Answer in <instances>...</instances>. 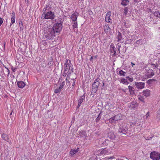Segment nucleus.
Wrapping results in <instances>:
<instances>
[{
	"label": "nucleus",
	"instance_id": "obj_1",
	"mask_svg": "<svg viewBox=\"0 0 160 160\" xmlns=\"http://www.w3.org/2000/svg\"><path fill=\"white\" fill-rule=\"evenodd\" d=\"M64 72L63 76L69 77L71 73L73 72V68L72 64L71 62V60L67 59L65 62L64 67Z\"/></svg>",
	"mask_w": 160,
	"mask_h": 160
},
{
	"label": "nucleus",
	"instance_id": "obj_2",
	"mask_svg": "<svg viewBox=\"0 0 160 160\" xmlns=\"http://www.w3.org/2000/svg\"><path fill=\"white\" fill-rule=\"evenodd\" d=\"M49 6H48L47 5L46 8L43 9V13L42 14V18L45 19H50L52 20L54 18L55 15L53 12L49 10Z\"/></svg>",
	"mask_w": 160,
	"mask_h": 160
},
{
	"label": "nucleus",
	"instance_id": "obj_3",
	"mask_svg": "<svg viewBox=\"0 0 160 160\" xmlns=\"http://www.w3.org/2000/svg\"><path fill=\"white\" fill-rule=\"evenodd\" d=\"M56 34L57 33L52 28V27L49 26L48 27L47 30L45 33V36L46 38L50 39L54 37Z\"/></svg>",
	"mask_w": 160,
	"mask_h": 160
},
{
	"label": "nucleus",
	"instance_id": "obj_4",
	"mask_svg": "<svg viewBox=\"0 0 160 160\" xmlns=\"http://www.w3.org/2000/svg\"><path fill=\"white\" fill-rule=\"evenodd\" d=\"M62 25L61 22L55 23L52 27L56 33L59 32L62 30Z\"/></svg>",
	"mask_w": 160,
	"mask_h": 160
},
{
	"label": "nucleus",
	"instance_id": "obj_5",
	"mask_svg": "<svg viewBox=\"0 0 160 160\" xmlns=\"http://www.w3.org/2000/svg\"><path fill=\"white\" fill-rule=\"evenodd\" d=\"M128 125L124 124L119 128L118 132L119 133L125 134L128 133Z\"/></svg>",
	"mask_w": 160,
	"mask_h": 160
},
{
	"label": "nucleus",
	"instance_id": "obj_6",
	"mask_svg": "<svg viewBox=\"0 0 160 160\" xmlns=\"http://www.w3.org/2000/svg\"><path fill=\"white\" fill-rule=\"evenodd\" d=\"M150 158L153 160H159L160 158V154L157 152H152L150 153Z\"/></svg>",
	"mask_w": 160,
	"mask_h": 160
},
{
	"label": "nucleus",
	"instance_id": "obj_7",
	"mask_svg": "<svg viewBox=\"0 0 160 160\" xmlns=\"http://www.w3.org/2000/svg\"><path fill=\"white\" fill-rule=\"evenodd\" d=\"M145 75L147 78H149L154 75V72L152 69H148L146 70Z\"/></svg>",
	"mask_w": 160,
	"mask_h": 160
},
{
	"label": "nucleus",
	"instance_id": "obj_8",
	"mask_svg": "<svg viewBox=\"0 0 160 160\" xmlns=\"http://www.w3.org/2000/svg\"><path fill=\"white\" fill-rule=\"evenodd\" d=\"M135 85L138 89H141L144 88L145 83L143 82H135Z\"/></svg>",
	"mask_w": 160,
	"mask_h": 160
},
{
	"label": "nucleus",
	"instance_id": "obj_9",
	"mask_svg": "<svg viewBox=\"0 0 160 160\" xmlns=\"http://www.w3.org/2000/svg\"><path fill=\"white\" fill-rule=\"evenodd\" d=\"M11 16L12 17L11 18V22L10 23V26H11L15 22V13L14 11L12 12V13Z\"/></svg>",
	"mask_w": 160,
	"mask_h": 160
},
{
	"label": "nucleus",
	"instance_id": "obj_10",
	"mask_svg": "<svg viewBox=\"0 0 160 160\" xmlns=\"http://www.w3.org/2000/svg\"><path fill=\"white\" fill-rule=\"evenodd\" d=\"M78 14V13L75 12L71 15V18L72 21H77Z\"/></svg>",
	"mask_w": 160,
	"mask_h": 160
},
{
	"label": "nucleus",
	"instance_id": "obj_11",
	"mask_svg": "<svg viewBox=\"0 0 160 160\" xmlns=\"http://www.w3.org/2000/svg\"><path fill=\"white\" fill-rule=\"evenodd\" d=\"M65 82H62V83L60 84V85L59 88H58L56 89L55 90V93H57L58 92H59L61 91L62 89L63 88L64 86L65 85Z\"/></svg>",
	"mask_w": 160,
	"mask_h": 160
},
{
	"label": "nucleus",
	"instance_id": "obj_12",
	"mask_svg": "<svg viewBox=\"0 0 160 160\" xmlns=\"http://www.w3.org/2000/svg\"><path fill=\"white\" fill-rule=\"evenodd\" d=\"M115 121H118L122 119V116L121 114H117L113 117Z\"/></svg>",
	"mask_w": 160,
	"mask_h": 160
},
{
	"label": "nucleus",
	"instance_id": "obj_13",
	"mask_svg": "<svg viewBox=\"0 0 160 160\" xmlns=\"http://www.w3.org/2000/svg\"><path fill=\"white\" fill-rule=\"evenodd\" d=\"M128 89L130 95H133L135 94V90L134 87L130 86H128Z\"/></svg>",
	"mask_w": 160,
	"mask_h": 160
},
{
	"label": "nucleus",
	"instance_id": "obj_14",
	"mask_svg": "<svg viewBox=\"0 0 160 160\" xmlns=\"http://www.w3.org/2000/svg\"><path fill=\"white\" fill-rule=\"evenodd\" d=\"M98 87L96 85V84L94 83L93 82L92 84V91L91 93H93V94H94L97 92Z\"/></svg>",
	"mask_w": 160,
	"mask_h": 160
},
{
	"label": "nucleus",
	"instance_id": "obj_15",
	"mask_svg": "<svg viewBox=\"0 0 160 160\" xmlns=\"http://www.w3.org/2000/svg\"><path fill=\"white\" fill-rule=\"evenodd\" d=\"M84 99L85 96H84V95H83L80 97L79 99L78 100V105L77 107V108H79L81 104Z\"/></svg>",
	"mask_w": 160,
	"mask_h": 160
},
{
	"label": "nucleus",
	"instance_id": "obj_16",
	"mask_svg": "<svg viewBox=\"0 0 160 160\" xmlns=\"http://www.w3.org/2000/svg\"><path fill=\"white\" fill-rule=\"evenodd\" d=\"M111 15V12L109 11L105 17V21L107 22H110L111 19H110V17Z\"/></svg>",
	"mask_w": 160,
	"mask_h": 160
},
{
	"label": "nucleus",
	"instance_id": "obj_17",
	"mask_svg": "<svg viewBox=\"0 0 160 160\" xmlns=\"http://www.w3.org/2000/svg\"><path fill=\"white\" fill-rule=\"evenodd\" d=\"M17 85L19 88H22L25 86L26 84L23 81H18L17 82Z\"/></svg>",
	"mask_w": 160,
	"mask_h": 160
},
{
	"label": "nucleus",
	"instance_id": "obj_18",
	"mask_svg": "<svg viewBox=\"0 0 160 160\" xmlns=\"http://www.w3.org/2000/svg\"><path fill=\"white\" fill-rule=\"evenodd\" d=\"M142 93L146 97H148L150 96L151 94V92L148 89H146L143 91Z\"/></svg>",
	"mask_w": 160,
	"mask_h": 160
},
{
	"label": "nucleus",
	"instance_id": "obj_19",
	"mask_svg": "<svg viewBox=\"0 0 160 160\" xmlns=\"http://www.w3.org/2000/svg\"><path fill=\"white\" fill-rule=\"evenodd\" d=\"M107 135L109 138L112 139H114L115 137L114 133L111 131L108 132L107 134Z\"/></svg>",
	"mask_w": 160,
	"mask_h": 160
},
{
	"label": "nucleus",
	"instance_id": "obj_20",
	"mask_svg": "<svg viewBox=\"0 0 160 160\" xmlns=\"http://www.w3.org/2000/svg\"><path fill=\"white\" fill-rule=\"evenodd\" d=\"M120 82L121 83H122L123 84L125 85H128L129 83V82L127 81V79H125V78H121Z\"/></svg>",
	"mask_w": 160,
	"mask_h": 160
},
{
	"label": "nucleus",
	"instance_id": "obj_21",
	"mask_svg": "<svg viewBox=\"0 0 160 160\" xmlns=\"http://www.w3.org/2000/svg\"><path fill=\"white\" fill-rule=\"evenodd\" d=\"M53 62L52 58H51L48 60V65L49 67H50L52 66L53 65Z\"/></svg>",
	"mask_w": 160,
	"mask_h": 160
},
{
	"label": "nucleus",
	"instance_id": "obj_22",
	"mask_svg": "<svg viewBox=\"0 0 160 160\" xmlns=\"http://www.w3.org/2000/svg\"><path fill=\"white\" fill-rule=\"evenodd\" d=\"M116 38L117 39V41L118 42H120L122 39V34L119 32H118L117 36Z\"/></svg>",
	"mask_w": 160,
	"mask_h": 160
},
{
	"label": "nucleus",
	"instance_id": "obj_23",
	"mask_svg": "<svg viewBox=\"0 0 160 160\" xmlns=\"http://www.w3.org/2000/svg\"><path fill=\"white\" fill-rule=\"evenodd\" d=\"M2 138L5 141H7V142L8 141L7 140L9 139L8 137V135L5 134L3 133L1 135Z\"/></svg>",
	"mask_w": 160,
	"mask_h": 160
},
{
	"label": "nucleus",
	"instance_id": "obj_24",
	"mask_svg": "<svg viewBox=\"0 0 160 160\" xmlns=\"http://www.w3.org/2000/svg\"><path fill=\"white\" fill-rule=\"evenodd\" d=\"M129 1L128 0H122L121 4L123 6H127L129 3Z\"/></svg>",
	"mask_w": 160,
	"mask_h": 160
},
{
	"label": "nucleus",
	"instance_id": "obj_25",
	"mask_svg": "<svg viewBox=\"0 0 160 160\" xmlns=\"http://www.w3.org/2000/svg\"><path fill=\"white\" fill-rule=\"evenodd\" d=\"M93 82L94 83L96 84V85L98 87L100 84V79L99 78H97L94 80Z\"/></svg>",
	"mask_w": 160,
	"mask_h": 160
},
{
	"label": "nucleus",
	"instance_id": "obj_26",
	"mask_svg": "<svg viewBox=\"0 0 160 160\" xmlns=\"http://www.w3.org/2000/svg\"><path fill=\"white\" fill-rule=\"evenodd\" d=\"M119 74L120 76L125 77L126 76V72H124L122 70H120L119 71Z\"/></svg>",
	"mask_w": 160,
	"mask_h": 160
},
{
	"label": "nucleus",
	"instance_id": "obj_27",
	"mask_svg": "<svg viewBox=\"0 0 160 160\" xmlns=\"http://www.w3.org/2000/svg\"><path fill=\"white\" fill-rule=\"evenodd\" d=\"M19 25L20 27V31L22 30L23 28V26L22 22V20L19 21Z\"/></svg>",
	"mask_w": 160,
	"mask_h": 160
},
{
	"label": "nucleus",
	"instance_id": "obj_28",
	"mask_svg": "<svg viewBox=\"0 0 160 160\" xmlns=\"http://www.w3.org/2000/svg\"><path fill=\"white\" fill-rule=\"evenodd\" d=\"M153 14L156 17L160 18V12L158 11H155L153 13Z\"/></svg>",
	"mask_w": 160,
	"mask_h": 160
},
{
	"label": "nucleus",
	"instance_id": "obj_29",
	"mask_svg": "<svg viewBox=\"0 0 160 160\" xmlns=\"http://www.w3.org/2000/svg\"><path fill=\"white\" fill-rule=\"evenodd\" d=\"M157 119L158 121H160V109L157 112Z\"/></svg>",
	"mask_w": 160,
	"mask_h": 160
},
{
	"label": "nucleus",
	"instance_id": "obj_30",
	"mask_svg": "<svg viewBox=\"0 0 160 160\" xmlns=\"http://www.w3.org/2000/svg\"><path fill=\"white\" fill-rule=\"evenodd\" d=\"M101 116H102V115L101 114V113L100 112L98 115L97 117L96 118L95 120V121L97 122H98L99 121L101 118Z\"/></svg>",
	"mask_w": 160,
	"mask_h": 160
},
{
	"label": "nucleus",
	"instance_id": "obj_31",
	"mask_svg": "<svg viewBox=\"0 0 160 160\" xmlns=\"http://www.w3.org/2000/svg\"><path fill=\"white\" fill-rule=\"evenodd\" d=\"M72 23V27L74 28H78V23L77 21H73Z\"/></svg>",
	"mask_w": 160,
	"mask_h": 160
},
{
	"label": "nucleus",
	"instance_id": "obj_32",
	"mask_svg": "<svg viewBox=\"0 0 160 160\" xmlns=\"http://www.w3.org/2000/svg\"><path fill=\"white\" fill-rule=\"evenodd\" d=\"M108 152V149L104 148L101 150L100 153L102 154H107Z\"/></svg>",
	"mask_w": 160,
	"mask_h": 160
},
{
	"label": "nucleus",
	"instance_id": "obj_33",
	"mask_svg": "<svg viewBox=\"0 0 160 160\" xmlns=\"http://www.w3.org/2000/svg\"><path fill=\"white\" fill-rule=\"evenodd\" d=\"M78 151L76 150H72V151L70 152V154L72 156L76 153Z\"/></svg>",
	"mask_w": 160,
	"mask_h": 160
},
{
	"label": "nucleus",
	"instance_id": "obj_34",
	"mask_svg": "<svg viewBox=\"0 0 160 160\" xmlns=\"http://www.w3.org/2000/svg\"><path fill=\"white\" fill-rule=\"evenodd\" d=\"M112 52H114L113 55L114 56H116V48L114 47L113 46L112 47Z\"/></svg>",
	"mask_w": 160,
	"mask_h": 160
},
{
	"label": "nucleus",
	"instance_id": "obj_35",
	"mask_svg": "<svg viewBox=\"0 0 160 160\" xmlns=\"http://www.w3.org/2000/svg\"><path fill=\"white\" fill-rule=\"evenodd\" d=\"M138 99L141 102H145L144 98L143 97L141 96L138 98Z\"/></svg>",
	"mask_w": 160,
	"mask_h": 160
},
{
	"label": "nucleus",
	"instance_id": "obj_36",
	"mask_svg": "<svg viewBox=\"0 0 160 160\" xmlns=\"http://www.w3.org/2000/svg\"><path fill=\"white\" fill-rule=\"evenodd\" d=\"M109 121L110 122L112 123L115 121L114 119L113 118V117L110 118L109 119Z\"/></svg>",
	"mask_w": 160,
	"mask_h": 160
},
{
	"label": "nucleus",
	"instance_id": "obj_37",
	"mask_svg": "<svg viewBox=\"0 0 160 160\" xmlns=\"http://www.w3.org/2000/svg\"><path fill=\"white\" fill-rule=\"evenodd\" d=\"M126 78L131 82H132L133 81V79L132 77H130L128 76L126 77Z\"/></svg>",
	"mask_w": 160,
	"mask_h": 160
},
{
	"label": "nucleus",
	"instance_id": "obj_38",
	"mask_svg": "<svg viewBox=\"0 0 160 160\" xmlns=\"http://www.w3.org/2000/svg\"><path fill=\"white\" fill-rule=\"evenodd\" d=\"M128 8L127 7L125 8L124 9V13L125 15H126L128 13Z\"/></svg>",
	"mask_w": 160,
	"mask_h": 160
},
{
	"label": "nucleus",
	"instance_id": "obj_39",
	"mask_svg": "<svg viewBox=\"0 0 160 160\" xmlns=\"http://www.w3.org/2000/svg\"><path fill=\"white\" fill-rule=\"evenodd\" d=\"M152 137H147L146 136H144V138L146 139V140H150L151 139H152Z\"/></svg>",
	"mask_w": 160,
	"mask_h": 160
},
{
	"label": "nucleus",
	"instance_id": "obj_40",
	"mask_svg": "<svg viewBox=\"0 0 160 160\" xmlns=\"http://www.w3.org/2000/svg\"><path fill=\"white\" fill-rule=\"evenodd\" d=\"M117 48L118 49L119 52L120 53V48L121 47V45H119V44H118L117 45Z\"/></svg>",
	"mask_w": 160,
	"mask_h": 160
},
{
	"label": "nucleus",
	"instance_id": "obj_41",
	"mask_svg": "<svg viewBox=\"0 0 160 160\" xmlns=\"http://www.w3.org/2000/svg\"><path fill=\"white\" fill-rule=\"evenodd\" d=\"M3 22V19L2 18H0V26L2 25Z\"/></svg>",
	"mask_w": 160,
	"mask_h": 160
},
{
	"label": "nucleus",
	"instance_id": "obj_42",
	"mask_svg": "<svg viewBox=\"0 0 160 160\" xmlns=\"http://www.w3.org/2000/svg\"><path fill=\"white\" fill-rule=\"evenodd\" d=\"M104 28H105V30H108L109 28V27L108 25L106 24L105 25Z\"/></svg>",
	"mask_w": 160,
	"mask_h": 160
},
{
	"label": "nucleus",
	"instance_id": "obj_43",
	"mask_svg": "<svg viewBox=\"0 0 160 160\" xmlns=\"http://www.w3.org/2000/svg\"><path fill=\"white\" fill-rule=\"evenodd\" d=\"M136 43H142V41L140 39L136 41Z\"/></svg>",
	"mask_w": 160,
	"mask_h": 160
},
{
	"label": "nucleus",
	"instance_id": "obj_44",
	"mask_svg": "<svg viewBox=\"0 0 160 160\" xmlns=\"http://www.w3.org/2000/svg\"><path fill=\"white\" fill-rule=\"evenodd\" d=\"M146 116L147 118L149 116V112L147 113Z\"/></svg>",
	"mask_w": 160,
	"mask_h": 160
},
{
	"label": "nucleus",
	"instance_id": "obj_45",
	"mask_svg": "<svg viewBox=\"0 0 160 160\" xmlns=\"http://www.w3.org/2000/svg\"><path fill=\"white\" fill-rule=\"evenodd\" d=\"M73 82L72 83V86H74L75 84V80L74 79H73Z\"/></svg>",
	"mask_w": 160,
	"mask_h": 160
},
{
	"label": "nucleus",
	"instance_id": "obj_46",
	"mask_svg": "<svg viewBox=\"0 0 160 160\" xmlns=\"http://www.w3.org/2000/svg\"><path fill=\"white\" fill-rule=\"evenodd\" d=\"M134 2H138L141 1V0H134Z\"/></svg>",
	"mask_w": 160,
	"mask_h": 160
},
{
	"label": "nucleus",
	"instance_id": "obj_47",
	"mask_svg": "<svg viewBox=\"0 0 160 160\" xmlns=\"http://www.w3.org/2000/svg\"><path fill=\"white\" fill-rule=\"evenodd\" d=\"M12 70L13 72H15L16 71V68H12Z\"/></svg>",
	"mask_w": 160,
	"mask_h": 160
},
{
	"label": "nucleus",
	"instance_id": "obj_48",
	"mask_svg": "<svg viewBox=\"0 0 160 160\" xmlns=\"http://www.w3.org/2000/svg\"><path fill=\"white\" fill-rule=\"evenodd\" d=\"M127 89H122V91L124 92H126L127 91Z\"/></svg>",
	"mask_w": 160,
	"mask_h": 160
},
{
	"label": "nucleus",
	"instance_id": "obj_49",
	"mask_svg": "<svg viewBox=\"0 0 160 160\" xmlns=\"http://www.w3.org/2000/svg\"><path fill=\"white\" fill-rule=\"evenodd\" d=\"M116 160H124L123 158H117L116 159Z\"/></svg>",
	"mask_w": 160,
	"mask_h": 160
},
{
	"label": "nucleus",
	"instance_id": "obj_50",
	"mask_svg": "<svg viewBox=\"0 0 160 160\" xmlns=\"http://www.w3.org/2000/svg\"><path fill=\"white\" fill-rule=\"evenodd\" d=\"M131 64L132 65V66L133 67V66L135 65L134 63H133L132 62H131Z\"/></svg>",
	"mask_w": 160,
	"mask_h": 160
},
{
	"label": "nucleus",
	"instance_id": "obj_51",
	"mask_svg": "<svg viewBox=\"0 0 160 160\" xmlns=\"http://www.w3.org/2000/svg\"><path fill=\"white\" fill-rule=\"evenodd\" d=\"M113 158H114L112 157H109V158H108V159H113Z\"/></svg>",
	"mask_w": 160,
	"mask_h": 160
},
{
	"label": "nucleus",
	"instance_id": "obj_52",
	"mask_svg": "<svg viewBox=\"0 0 160 160\" xmlns=\"http://www.w3.org/2000/svg\"><path fill=\"white\" fill-rule=\"evenodd\" d=\"M108 30H105V28H104V31L105 32H108Z\"/></svg>",
	"mask_w": 160,
	"mask_h": 160
},
{
	"label": "nucleus",
	"instance_id": "obj_53",
	"mask_svg": "<svg viewBox=\"0 0 160 160\" xmlns=\"http://www.w3.org/2000/svg\"><path fill=\"white\" fill-rule=\"evenodd\" d=\"M92 59H93V57H91L90 58V60L91 61V60H92Z\"/></svg>",
	"mask_w": 160,
	"mask_h": 160
},
{
	"label": "nucleus",
	"instance_id": "obj_54",
	"mask_svg": "<svg viewBox=\"0 0 160 160\" xmlns=\"http://www.w3.org/2000/svg\"><path fill=\"white\" fill-rule=\"evenodd\" d=\"M6 68L7 69V70H8V74H9V69H8V68Z\"/></svg>",
	"mask_w": 160,
	"mask_h": 160
},
{
	"label": "nucleus",
	"instance_id": "obj_55",
	"mask_svg": "<svg viewBox=\"0 0 160 160\" xmlns=\"http://www.w3.org/2000/svg\"><path fill=\"white\" fill-rule=\"evenodd\" d=\"M104 86V82H103V86Z\"/></svg>",
	"mask_w": 160,
	"mask_h": 160
},
{
	"label": "nucleus",
	"instance_id": "obj_56",
	"mask_svg": "<svg viewBox=\"0 0 160 160\" xmlns=\"http://www.w3.org/2000/svg\"><path fill=\"white\" fill-rule=\"evenodd\" d=\"M25 2H28V0H25Z\"/></svg>",
	"mask_w": 160,
	"mask_h": 160
},
{
	"label": "nucleus",
	"instance_id": "obj_57",
	"mask_svg": "<svg viewBox=\"0 0 160 160\" xmlns=\"http://www.w3.org/2000/svg\"><path fill=\"white\" fill-rule=\"evenodd\" d=\"M159 72H160V69H159Z\"/></svg>",
	"mask_w": 160,
	"mask_h": 160
}]
</instances>
